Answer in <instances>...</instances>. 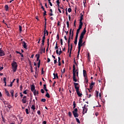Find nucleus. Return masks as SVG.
<instances>
[{
	"mask_svg": "<svg viewBox=\"0 0 124 124\" xmlns=\"http://www.w3.org/2000/svg\"><path fill=\"white\" fill-rule=\"evenodd\" d=\"M53 76L54 78L53 79H56V78H57V79H59V76H58V74H53Z\"/></svg>",
	"mask_w": 124,
	"mask_h": 124,
	"instance_id": "nucleus-17",
	"label": "nucleus"
},
{
	"mask_svg": "<svg viewBox=\"0 0 124 124\" xmlns=\"http://www.w3.org/2000/svg\"><path fill=\"white\" fill-rule=\"evenodd\" d=\"M46 97H47L48 98H50V97H51V96H50V94H49V93H48V92H46Z\"/></svg>",
	"mask_w": 124,
	"mask_h": 124,
	"instance_id": "nucleus-22",
	"label": "nucleus"
},
{
	"mask_svg": "<svg viewBox=\"0 0 124 124\" xmlns=\"http://www.w3.org/2000/svg\"><path fill=\"white\" fill-rule=\"evenodd\" d=\"M74 44L75 45H77V40H75Z\"/></svg>",
	"mask_w": 124,
	"mask_h": 124,
	"instance_id": "nucleus-52",
	"label": "nucleus"
},
{
	"mask_svg": "<svg viewBox=\"0 0 124 124\" xmlns=\"http://www.w3.org/2000/svg\"><path fill=\"white\" fill-rule=\"evenodd\" d=\"M22 44H23L22 46H23L24 49H27V43H26V42L25 41H22Z\"/></svg>",
	"mask_w": 124,
	"mask_h": 124,
	"instance_id": "nucleus-9",
	"label": "nucleus"
},
{
	"mask_svg": "<svg viewBox=\"0 0 124 124\" xmlns=\"http://www.w3.org/2000/svg\"><path fill=\"white\" fill-rule=\"evenodd\" d=\"M74 29L72 31L71 39H73V35L74 34Z\"/></svg>",
	"mask_w": 124,
	"mask_h": 124,
	"instance_id": "nucleus-28",
	"label": "nucleus"
},
{
	"mask_svg": "<svg viewBox=\"0 0 124 124\" xmlns=\"http://www.w3.org/2000/svg\"><path fill=\"white\" fill-rule=\"evenodd\" d=\"M78 35H79L78 34H76L75 40H78Z\"/></svg>",
	"mask_w": 124,
	"mask_h": 124,
	"instance_id": "nucleus-35",
	"label": "nucleus"
},
{
	"mask_svg": "<svg viewBox=\"0 0 124 124\" xmlns=\"http://www.w3.org/2000/svg\"><path fill=\"white\" fill-rule=\"evenodd\" d=\"M3 56H5V53L1 50V48H0V57H3Z\"/></svg>",
	"mask_w": 124,
	"mask_h": 124,
	"instance_id": "nucleus-6",
	"label": "nucleus"
},
{
	"mask_svg": "<svg viewBox=\"0 0 124 124\" xmlns=\"http://www.w3.org/2000/svg\"><path fill=\"white\" fill-rule=\"evenodd\" d=\"M45 27H46V25H47V19L46 18V17H45Z\"/></svg>",
	"mask_w": 124,
	"mask_h": 124,
	"instance_id": "nucleus-29",
	"label": "nucleus"
},
{
	"mask_svg": "<svg viewBox=\"0 0 124 124\" xmlns=\"http://www.w3.org/2000/svg\"><path fill=\"white\" fill-rule=\"evenodd\" d=\"M5 93H6V95H7V96H10V94L9 93V92H8V91L5 90Z\"/></svg>",
	"mask_w": 124,
	"mask_h": 124,
	"instance_id": "nucleus-20",
	"label": "nucleus"
},
{
	"mask_svg": "<svg viewBox=\"0 0 124 124\" xmlns=\"http://www.w3.org/2000/svg\"><path fill=\"white\" fill-rule=\"evenodd\" d=\"M25 111H26V114H27V115H28V114H30V112H29V109L26 108V109H25Z\"/></svg>",
	"mask_w": 124,
	"mask_h": 124,
	"instance_id": "nucleus-33",
	"label": "nucleus"
},
{
	"mask_svg": "<svg viewBox=\"0 0 124 124\" xmlns=\"http://www.w3.org/2000/svg\"><path fill=\"white\" fill-rule=\"evenodd\" d=\"M11 65L13 72L17 71V68L18 67V64H17V62L13 61L12 62Z\"/></svg>",
	"mask_w": 124,
	"mask_h": 124,
	"instance_id": "nucleus-3",
	"label": "nucleus"
},
{
	"mask_svg": "<svg viewBox=\"0 0 124 124\" xmlns=\"http://www.w3.org/2000/svg\"><path fill=\"white\" fill-rule=\"evenodd\" d=\"M60 42H61V45H62V39H61Z\"/></svg>",
	"mask_w": 124,
	"mask_h": 124,
	"instance_id": "nucleus-60",
	"label": "nucleus"
},
{
	"mask_svg": "<svg viewBox=\"0 0 124 124\" xmlns=\"http://www.w3.org/2000/svg\"><path fill=\"white\" fill-rule=\"evenodd\" d=\"M35 57H37V59H36L37 62H39L40 61V62L41 61L40 60H39V58H40V54H36Z\"/></svg>",
	"mask_w": 124,
	"mask_h": 124,
	"instance_id": "nucleus-11",
	"label": "nucleus"
},
{
	"mask_svg": "<svg viewBox=\"0 0 124 124\" xmlns=\"http://www.w3.org/2000/svg\"><path fill=\"white\" fill-rule=\"evenodd\" d=\"M73 109H75L76 108V102L75 101L73 102Z\"/></svg>",
	"mask_w": 124,
	"mask_h": 124,
	"instance_id": "nucleus-27",
	"label": "nucleus"
},
{
	"mask_svg": "<svg viewBox=\"0 0 124 124\" xmlns=\"http://www.w3.org/2000/svg\"><path fill=\"white\" fill-rule=\"evenodd\" d=\"M86 32H87V30H86V27L84 29L83 31L81 33L80 35L79 36V38H84V35L86 34Z\"/></svg>",
	"mask_w": 124,
	"mask_h": 124,
	"instance_id": "nucleus-4",
	"label": "nucleus"
},
{
	"mask_svg": "<svg viewBox=\"0 0 124 124\" xmlns=\"http://www.w3.org/2000/svg\"><path fill=\"white\" fill-rule=\"evenodd\" d=\"M46 89H47V87H46V84H44V90H46Z\"/></svg>",
	"mask_w": 124,
	"mask_h": 124,
	"instance_id": "nucleus-49",
	"label": "nucleus"
},
{
	"mask_svg": "<svg viewBox=\"0 0 124 124\" xmlns=\"http://www.w3.org/2000/svg\"><path fill=\"white\" fill-rule=\"evenodd\" d=\"M4 8H5L6 11H8V8H9L8 5H5L4 6Z\"/></svg>",
	"mask_w": 124,
	"mask_h": 124,
	"instance_id": "nucleus-21",
	"label": "nucleus"
},
{
	"mask_svg": "<svg viewBox=\"0 0 124 124\" xmlns=\"http://www.w3.org/2000/svg\"><path fill=\"white\" fill-rule=\"evenodd\" d=\"M99 93V92L98 91H96V97H98Z\"/></svg>",
	"mask_w": 124,
	"mask_h": 124,
	"instance_id": "nucleus-34",
	"label": "nucleus"
},
{
	"mask_svg": "<svg viewBox=\"0 0 124 124\" xmlns=\"http://www.w3.org/2000/svg\"><path fill=\"white\" fill-rule=\"evenodd\" d=\"M71 51H72V45H71V48L70 49V52H71Z\"/></svg>",
	"mask_w": 124,
	"mask_h": 124,
	"instance_id": "nucleus-61",
	"label": "nucleus"
},
{
	"mask_svg": "<svg viewBox=\"0 0 124 124\" xmlns=\"http://www.w3.org/2000/svg\"><path fill=\"white\" fill-rule=\"evenodd\" d=\"M20 80V79H19V78H16V83L17 84H19V81Z\"/></svg>",
	"mask_w": 124,
	"mask_h": 124,
	"instance_id": "nucleus-48",
	"label": "nucleus"
},
{
	"mask_svg": "<svg viewBox=\"0 0 124 124\" xmlns=\"http://www.w3.org/2000/svg\"><path fill=\"white\" fill-rule=\"evenodd\" d=\"M57 40H59L60 39V36L59 35V34L57 35Z\"/></svg>",
	"mask_w": 124,
	"mask_h": 124,
	"instance_id": "nucleus-51",
	"label": "nucleus"
},
{
	"mask_svg": "<svg viewBox=\"0 0 124 124\" xmlns=\"http://www.w3.org/2000/svg\"><path fill=\"white\" fill-rule=\"evenodd\" d=\"M22 103H27V96H24L22 99Z\"/></svg>",
	"mask_w": 124,
	"mask_h": 124,
	"instance_id": "nucleus-8",
	"label": "nucleus"
},
{
	"mask_svg": "<svg viewBox=\"0 0 124 124\" xmlns=\"http://www.w3.org/2000/svg\"><path fill=\"white\" fill-rule=\"evenodd\" d=\"M56 3H57V5H59V4H60V0H57Z\"/></svg>",
	"mask_w": 124,
	"mask_h": 124,
	"instance_id": "nucleus-44",
	"label": "nucleus"
},
{
	"mask_svg": "<svg viewBox=\"0 0 124 124\" xmlns=\"http://www.w3.org/2000/svg\"><path fill=\"white\" fill-rule=\"evenodd\" d=\"M62 50H60L59 51V56H61V54H62Z\"/></svg>",
	"mask_w": 124,
	"mask_h": 124,
	"instance_id": "nucleus-57",
	"label": "nucleus"
},
{
	"mask_svg": "<svg viewBox=\"0 0 124 124\" xmlns=\"http://www.w3.org/2000/svg\"><path fill=\"white\" fill-rule=\"evenodd\" d=\"M10 93L12 96L13 97V96H14V90H10Z\"/></svg>",
	"mask_w": 124,
	"mask_h": 124,
	"instance_id": "nucleus-18",
	"label": "nucleus"
},
{
	"mask_svg": "<svg viewBox=\"0 0 124 124\" xmlns=\"http://www.w3.org/2000/svg\"><path fill=\"white\" fill-rule=\"evenodd\" d=\"M83 77L84 78H85L86 77H88L87 76V71H86V70H83Z\"/></svg>",
	"mask_w": 124,
	"mask_h": 124,
	"instance_id": "nucleus-12",
	"label": "nucleus"
},
{
	"mask_svg": "<svg viewBox=\"0 0 124 124\" xmlns=\"http://www.w3.org/2000/svg\"><path fill=\"white\" fill-rule=\"evenodd\" d=\"M70 36H69V37L68 40V46L69 48L70 47Z\"/></svg>",
	"mask_w": 124,
	"mask_h": 124,
	"instance_id": "nucleus-19",
	"label": "nucleus"
},
{
	"mask_svg": "<svg viewBox=\"0 0 124 124\" xmlns=\"http://www.w3.org/2000/svg\"><path fill=\"white\" fill-rule=\"evenodd\" d=\"M83 38H79V41L78 43V53H80V51H81V47L84 45H86V42H84L83 43Z\"/></svg>",
	"mask_w": 124,
	"mask_h": 124,
	"instance_id": "nucleus-1",
	"label": "nucleus"
},
{
	"mask_svg": "<svg viewBox=\"0 0 124 124\" xmlns=\"http://www.w3.org/2000/svg\"><path fill=\"white\" fill-rule=\"evenodd\" d=\"M44 16H46V15H47V14L46 13H47V12H46V10L44 11Z\"/></svg>",
	"mask_w": 124,
	"mask_h": 124,
	"instance_id": "nucleus-47",
	"label": "nucleus"
},
{
	"mask_svg": "<svg viewBox=\"0 0 124 124\" xmlns=\"http://www.w3.org/2000/svg\"><path fill=\"white\" fill-rule=\"evenodd\" d=\"M38 67L39 68L40 67V60H39V62H38Z\"/></svg>",
	"mask_w": 124,
	"mask_h": 124,
	"instance_id": "nucleus-42",
	"label": "nucleus"
},
{
	"mask_svg": "<svg viewBox=\"0 0 124 124\" xmlns=\"http://www.w3.org/2000/svg\"><path fill=\"white\" fill-rule=\"evenodd\" d=\"M31 108L32 110H35V106H34V105H32Z\"/></svg>",
	"mask_w": 124,
	"mask_h": 124,
	"instance_id": "nucleus-36",
	"label": "nucleus"
},
{
	"mask_svg": "<svg viewBox=\"0 0 124 124\" xmlns=\"http://www.w3.org/2000/svg\"><path fill=\"white\" fill-rule=\"evenodd\" d=\"M80 30H81L80 29H79V28H78V29L77 30L76 34H79V32H80Z\"/></svg>",
	"mask_w": 124,
	"mask_h": 124,
	"instance_id": "nucleus-30",
	"label": "nucleus"
},
{
	"mask_svg": "<svg viewBox=\"0 0 124 124\" xmlns=\"http://www.w3.org/2000/svg\"><path fill=\"white\" fill-rule=\"evenodd\" d=\"M79 97H82V93H80V91L78 90L76 91Z\"/></svg>",
	"mask_w": 124,
	"mask_h": 124,
	"instance_id": "nucleus-13",
	"label": "nucleus"
},
{
	"mask_svg": "<svg viewBox=\"0 0 124 124\" xmlns=\"http://www.w3.org/2000/svg\"><path fill=\"white\" fill-rule=\"evenodd\" d=\"M57 55H59V49H57L56 51Z\"/></svg>",
	"mask_w": 124,
	"mask_h": 124,
	"instance_id": "nucleus-54",
	"label": "nucleus"
},
{
	"mask_svg": "<svg viewBox=\"0 0 124 124\" xmlns=\"http://www.w3.org/2000/svg\"><path fill=\"white\" fill-rule=\"evenodd\" d=\"M95 83L93 82H92L91 83V85L90 86H93V85H94Z\"/></svg>",
	"mask_w": 124,
	"mask_h": 124,
	"instance_id": "nucleus-59",
	"label": "nucleus"
},
{
	"mask_svg": "<svg viewBox=\"0 0 124 124\" xmlns=\"http://www.w3.org/2000/svg\"><path fill=\"white\" fill-rule=\"evenodd\" d=\"M37 114L39 115V116H40L41 115V112L40 110L37 111Z\"/></svg>",
	"mask_w": 124,
	"mask_h": 124,
	"instance_id": "nucleus-41",
	"label": "nucleus"
},
{
	"mask_svg": "<svg viewBox=\"0 0 124 124\" xmlns=\"http://www.w3.org/2000/svg\"><path fill=\"white\" fill-rule=\"evenodd\" d=\"M80 15H81V16L79 20V23L83 24V22H82V21H83V16H84V15H82V14H81Z\"/></svg>",
	"mask_w": 124,
	"mask_h": 124,
	"instance_id": "nucleus-15",
	"label": "nucleus"
},
{
	"mask_svg": "<svg viewBox=\"0 0 124 124\" xmlns=\"http://www.w3.org/2000/svg\"><path fill=\"white\" fill-rule=\"evenodd\" d=\"M42 44L43 45V46H44V43H45V40H42Z\"/></svg>",
	"mask_w": 124,
	"mask_h": 124,
	"instance_id": "nucleus-45",
	"label": "nucleus"
},
{
	"mask_svg": "<svg viewBox=\"0 0 124 124\" xmlns=\"http://www.w3.org/2000/svg\"><path fill=\"white\" fill-rule=\"evenodd\" d=\"M88 111V108H83V112H82V114L83 115H85V113H87V111Z\"/></svg>",
	"mask_w": 124,
	"mask_h": 124,
	"instance_id": "nucleus-10",
	"label": "nucleus"
},
{
	"mask_svg": "<svg viewBox=\"0 0 124 124\" xmlns=\"http://www.w3.org/2000/svg\"><path fill=\"white\" fill-rule=\"evenodd\" d=\"M73 80L74 82H77L78 81L77 79H76V72L77 71V70H76V69L75 68V64L73 65Z\"/></svg>",
	"mask_w": 124,
	"mask_h": 124,
	"instance_id": "nucleus-2",
	"label": "nucleus"
},
{
	"mask_svg": "<svg viewBox=\"0 0 124 124\" xmlns=\"http://www.w3.org/2000/svg\"><path fill=\"white\" fill-rule=\"evenodd\" d=\"M47 124V122L46 121L43 122V124Z\"/></svg>",
	"mask_w": 124,
	"mask_h": 124,
	"instance_id": "nucleus-64",
	"label": "nucleus"
},
{
	"mask_svg": "<svg viewBox=\"0 0 124 124\" xmlns=\"http://www.w3.org/2000/svg\"><path fill=\"white\" fill-rule=\"evenodd\" d=\"M32 93H33L34 95H35V96L36 95V90H34V91Z\"/></svg>",
	"mask_w": 124,
	"mask_h": 124,
	"instance_id": "nucleus-46",
	"label": "nucleus"
},
{
	"mask_svg": "<svg viewBox=\"0 0 124 124\" xmlns=\"http://www.w3.org/2000/svg\"><path fill=\"white\" fill-rule=\"evenodd\" d=\"M19 31L21 32L22 31V26L20 25L19 26Z\"/></svg>",
	"mask_w": 124,
	"mask_h": 124,
	"instance_id": "nucleus-40",
	"label": "nucleus"
},
{
	"mask_svg": "<svg viewBox=\"0 0 124 124\" xmlns=\"http://www.w3.org/2000/svg\"><path fill=\"white\" fill-rule=\"evenodd\" d=\"M68 116L69 117H70V118H71V116H72V113H71V112L70 111L68 112Z\"/></svg>",
	"mask_w": 124,
	"mask_h": 124,
	"instance_id": "nucleus-32",
	"label": "nucleus"
},
{
	"mask_svg": "<svg viewBox=\"0 0 124 124\" xmlns=\"http://www.w3.org/2000/svg\"><path fill=\"white\" fill-rule=\"evenodd\" d=\"M3 103H4V105H8V104H9V103H8V101H3Z\"/></svg>",
	"mask_w": 124,
	"mask_h": 124,
	"instance_id": "nucleus-26",
	"label": "nucleus"
},
{
	"mask_svg": "<svg viewBox=\"0 0 124 124\" xmlns=\"http://www.w3.org/2000/svg\"><path fill=\"white\" fill-rule=\"evenodd\" d=\"M46 35H44L42 40H45Z\"/></svg>",
	"mask_w": 124,
	"mask_h": 124,
	"instance_id": "nucleus-50",
	"label": "nucleus"
},
{
	"mask_svg": "<svg viewBox=\"0 0 124 124\" xmlns=\"http://www.w3.org/2000/svg\"><path fill=\"white\" fill-rule=\"evenodd\" d=\"M41 93H45V92L44 91V90L41 89Z\"/></svg>",
	"mask_w": 124,
	"mask_h": 124,
	"instance_id": "nucleus-53",
	"label": "nucleus"
},
{
	"mask_svg": "<svg viewBox=\"0 0 124 124\" xmlns=\"http://www.w3.org/2000/svg\"><path fill=\"white\" fill-rule=\"evenodd\" d=\"M82 27H83V23H79L78 29L81 30L82 29Z\"/></svg>",
	"mask_w": 124,
	"mask_h": 124,
	"instance_id": "nucleus-23",
	"label": "nucleus"
},
{
	"mask_svg": "<svg viewBox=\"0 0 124 124\" xmlns=\"http://www.w3.org/2000/svg\"><path fill=\"white\" fill-rule=\"evenodd\" d=\"M54 64H56V63H57V59L54 60Z\"/></svg>",
	"mask_w": 124,
	"mask_h": 124,
	"instance_id": "nucleus-63",
	"label": "nucleus"
},
{
	"mask_svg": "<svg viewBox=\"0 0 124 124\" xmlns=\"http://www.w3.org/2000/svg\"><path fill=\"white\" fill-rule=\"evenodd\" d=\"M31 91L33 92H34L35 90V86H34V85H31Z\"/></svg>",
	"mask_w": 124,
	"mask_h": 124,
	"instance_id": "nucleus-14",
	"label": "nucleus"
},
{
	"mask_svg": "<svg viewBox=\"0 0 124 124\" xmlns=\"http://www.w3.org/2000/svg\"><path fill=\"white\" fill-rule=\"evenodd\" d=\"M93 86L90 85V90H93Z\"/></svg>",
	"mask_w": 124,
	"mask_h": 124,
	"instance_id": "nucleus-58",
	"label": "nucleus"
},
{
	"mask_svg": "<svg viewBox=\"0 0 124 124\" xmlns=\"http://www.w3.org/2000/svg\"><path fill=\"white\" fill-rule=\"evenodd\" d=\"M78 113V109L77 108H76L73 111V113Z\"/></svg>",
	"mask_w": 124,
	"mask_h": 124,
	"instance_id": "nucleus-25",
	"label": "nucleus"
},
{
	"mask_svg": "<svg viewBox=\"0 0 124 124\" xmlns=\"http://www.w3.org/2000/svg\"><path fill=\"white\" fill-rule=\"evenodd\" d=\"M85 78V83L87 84L88 82H89V79H88V77L84 78Z\"/></svg>",
	"mask_w": 124,
	"mask_h": 124,
	"instance_id": "nucleus-24",
	"label": "nucleus"
},
{
	"mask_svg": "<svg viewBox=\"0 0 124 124\" xmlns=\"http://www.w3.org/2000/svg\"><path fill=\"white\" fill-rule=\"evenodd\" d=\"M66 25H67V28H69V22L68 21L66 22Z\"/></svg>",
	"mask_w": 124,
	"mask_h": 124,
	"instance_id": "nucleus-39",
	"label": "nucleus"
},
{
	"mask_svg": "<svg viewBox=\"0 0 124 124\" xmlns=\"http://www.w3.org/2000/svg\"><path fill=\"white\" fill-rule=\"evenodd\" d=\"M41 101L42 102H46V99L43 98L41 99Z\"/></svg>",
	"mask_w": 124,
	"mask_h": 124,
	"instance_id": "nucleus-37",
	"label": "nucleus"
},
{
	"mask_svg": "<svg viewBox=\"0 0 124 124\" xmlns=\"http://www.w3.org/2000/svg\"><path fill=\"white\" fill-rule=\"evenodd\" d=\"M29 65H30V66H31V65H31V61H29Z\"/></svg>",
	"mask_w": 124,
	"mask_h": 124,
	"instance_id": "nucleus-55",
	"label": "nucleus"
},
{
	"mask_svg": "<svg viewBox=\"0 0 124 124\" xmlns=\"http://www.w3.org/2000/svg\"><path fill=\"white\" fill-rule=\"evenodd\" d=\"M44 35H46V36H48V35L49 34V32H48L47 30H46V26L44 27Z\"/></svg>",
	"mask_w": 124,
	"mask_h": 124,
	"instance_id": "nucleus-7",
	"label": "nucleus"
},
{
	"mask_svg": "<svg viewBox=\"0 0 124 124\" xmlns=\"http://www.w3.org/2000/svg\"><path fill=\"white\" fill-rule=\"evenodd\" d=\"M73 114L75 118H78L79 117V114H78V112H74Z\"/></svg>",
	"mask_w": 124,
	"mask_h": 124,
	"instance_id": "nucleus-16",
	"label": "nucleus"
},
{
	"mask_svg": "<svg viewBox=\"0 0 124 124\" xmlns=\"http://www.w3.org/2000/svg\"><path fill=\"white\" fill-rule=\"evenodd\" d=\"M76 120L77 123H78V124H80V120H79V119L76 118Z\"/></svg>",
	"mask_w": 124,
	"mask_h": 124,
	"instance_id": "nucleus-43",
	"label": "nucleus"
},
{
	"mask_svg": "<svg viewBox=\"0 0 124 124\" xmlns=\"http://www.w3.org/2000/svg\"><path fill=\"white\" fill-rule=\"evenodd\" d=\"M50 61L51 60H50V58H47V62H50Z\"/></svg>",
	"mask_w": 124,
	"mask_h": 124,
	"instance_id": "nucleus-62",
	"label": "nucleus"
},
{
	"mask_svg": "<svg viewBox=\"0 0 124 124\" xmlns=\"http://www.w3.org/2000/svg\"><path fill=\"white\" fill-rule=\"evenodd\" d=\"M71 11H72V9L70 8H69L68 9V12H69V13H70V12H71Z\"/></svg>",
	"mask_w": 124,
	"mask_h": 124,
	"instance_id": "nucleus-38",
	"label": "nucleus"
},
{
	"mask_svg": "<svg viewBox=\"0 0 124 124\" xmlns=\"http://www.w3.org/2000/svg\"><path fill=\"white\" fill-rule=\"evenodd\" d=\"M7 107L8 108H9V109H11V108H12V106H11V105L9 104L7 105Z\"/></svg>",
	"mask_w": 124,
	"mask_h": 124,
	"instance_id": "nucleus-31",
	"label": "nucleus"
},
{
	"mask_svg": "<svg viewBox=\"0 0 124 124\" xmlns=\"http://www.w3.org/2000/svg\"><path fill=\"white\" fill-rule=\"evenodd\" d=\"M27 90H26L25 91H24V92H23V93L24 94H27Z\"/></svg>",
	"mask_w": 124,
	"mask_h": 124,
	"instance_id": "nucleus-56",
	"label": "nucleus"
},
{
	"mask_svg": "<svg viewBox=\"0 0 124 124\" xmlns=\"http://www.w3.org/2000/svg\"><path fill=\"white\" fill-rule=\"evenodd\" d=\"M74 87H75V89H76V91H78L79 90V87L78 86H79V83L74 82Z\"/></svg>",
	"mask_w": 124,
	"mask_h": 124,
	"instance_id": "nucleus-5",
	"label": "nucleus"
}]
</instances>
